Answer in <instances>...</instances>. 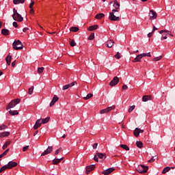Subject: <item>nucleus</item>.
I'll use <instances>...</instances> for the list:
<instances>
[{"label": "nucleus", "mask_w": 175, "mask_h": 175, "mask_svg": "<svg viewBox=\"0 0 175 175\" xmlns=\"http://www.w3.org/2000/svg\"><path fill=\"white\" fill-rule=\"evenodd\" d=\"M113 2L115 9L112 10V12L109 13V18L111 21H120V16L114 15L116 13H118V10H120V3L117 0H114Z\"/></svg>", "instance_id": "1"}, {"label": "nucleus", "mask_w": 175, "mask_h": 175, "mask_svg": "<svg viewBox=\"0 0 175 175\" xmlns=\"http://www.w3.org/2000/svg\"><path fill=\"white\" fill-rule=\"evenodd\" d=\"M17 165H18L17 162L10 161L7 165H3L0 169V173H2V172H5V170H8V169H12V167H16Z\"/></svg>", "instance_id": "2"}, {"label": "nucleus", "mask_w": 175, "mask_h": 175, "mask_svg": "<svg viewBox=\"0 0 175 175\" xmlns=\"http://www.w3.org/2000/svg\"><path fill=\"white\" fill-rule=\"evenodd\" d=\"M13 13L14 14L12 15V18H13V20H14V21H18V23L23 22V21L24 20V18H23L21 14H20L17 12V10H16V8L13 9Z\"/></svg>", "instance_id": "3"}, {"label": "nucleus", "mask_w": 175, "mask_h": 175, "mask_svg": "<svg viewBox=\"0 0 175 175\" xmlns=\"http://www.w3.org/2000/svg\"><path fill=\"white\" fill-rule=\"evenodd\" d=\"M21 102V100L20 98H16L12 100H11L9 104L6 107V110H10V109H13V107H15L16 105H18Z\"/></svg>", "instance_id": "4"}, {"label": "nucleus", "mask_w": 175, "mask_h": 175, "mask_svg": "<svg viewBox=\"0 0 175 175\" xmlns=\"http://www.w3.org/2000/svg\"><path fill=\"white\" fill-rule=\"evenodd\" d=\"M13 49L14 50H23L24 46L23 45V43H21V41L20 40H15L13 44Z\"/></svg>", "instance_id": "5"}, {"label": "nucleus", "mask_w": 175, "mask_h": 175, "mask_svg": "<svg viewBox=\"0 0 175 175\" xmlns=\"http://www.w3.org/2000/svg\"><path fill=\"white\" fill-rule=\"evenodd\" d=\"M137 172H138V173H141L142 174H143L144 173H147V172H148V166L139 165L137 167Z\"/></svg>", "instance_id": "6"}, {"label": "nucleus", "mask_w": 175, "mask_h": 175, "mask_svg": "<svg viewBox=\"0 0 175 175\" xmlns=\"http://www.w3.org/2000/svg\"><path fill=\"white\" fill-rule=\"evenodd\" d=\"M99 159H106V155L103 153L98 152L97 154H95V156L94 157V160L96 162H99Z\"/></svg>", "instance_id": "7"}, {"label": "nucleus", "mask_w": 175, "mask_h": 175, "mask_svg": "<svg viewBox=\"0 0 175 175\" xmlns=\"http://www.w3.org/2000/svg\"><path fill=\"white\" fill-rule=\"evenodd\" d=\"M116 109V105H113L111 107H108L104 109L100 110V114H105L106 113H109L111 110H114Z\"/></svg>", "instance_id": "8"}, {"label": "nucleus", "mask_w": 175, "mask_h": 175, "mask_svg": "<svg viewBox=\"0 0 175 175\" xmlns=\"http://www.w3.org/2000/svg\"><path fill=\"white\" fill-rule=\"evenodd\" d=\"M118 83H120V79H118V77H114L113 79L109 83V85L111 87H114L115 85H117Z\"/></svg>", "instance_id": "9"}, {"label": "nucleus", "mask_w": 175, "mask_h": 175, "mask_svg": "<svg viewBox=\"0 0 175 175\" xmlns=\"http://www.w3.org/2000/svg\"><path fill=\"white\" fill-rule=\"evenodd\" d=\"M157 16L158 15L157 14V12H155L154 10H150V12H149L150 20H156Z\"/></svg>", "instance_id": "10"}, {"label": "nucleus", "mask_w": 175, "mask_h": 175, "mask_svg": "<svg viewBox=\"0 0 175 175\" xmlns=\"http://www.w3.org/2000/svg\"><path fill=\"white\" fill-rule=\"evenodd\" d=\"M52 152H53V146H49L47 149L41 154V157H44V155H47L48 154H51Z\"/></svg>", "instance_id": "11"}, {"label": "nucleus", "mask_w": 175, "mask_h": 175, "mask_svg": "<svg viewBox=\"0 0 175 175\" xmlns=\"http://www.w3.org/2000/svg\"><path fill=\"white\" fill-rule=\"evenodd\" d=\"M42 119L37 120L34 126H33L34 131H36L37 129L40 128V126H42Z\"/></svg>", "instance_id": "12"}, {"label": "nucleus", "mask_w": 175, "mask_h": 175, "mask_svg": "<svg viewBox=\"0 0 175 175\" xmlns=\"http://www.w3.org/2000/svg\"><path fill=\"white\" fill-rule=\"evenodd\" d=\"M95 169V165H90L86 166V174H90V172H92Z\"/></svg>", "instance_id": "13"}, {"label": "nucleus", "mask_w": 175, "mask_h": 175, "mask_svg": "<svg viewBox=\"0 0 175 175\" xmlns=\"http://www.w3.org/2000/svg\"><path fill=\"white\" fill-rule=\"evenodd\" d=\"M114 170H116V169H114L113 167H109L105 170V171H103L102 174L105 175H109L111 173H113Z\"/></svg>", "instance_id": "14"}, {"label": "nucleus", "mask_w": 175, "mask_h": 175, "mask_svg": "<svg viewBox=\"0 0 175 175\" xmlns=\"http://www.w3.org/2000/svg\"><path fill=\"white\" fill-rule=\"evenodd\" d=\"M75 84H76V82H72L70 84H67V85H64L62 87L63 91H65L66 90H69V88H70V87H73V85H75Z\"/></svg>", "instance_id": "15"}, {"label": "nucleus", "mask_w": 175, "mask_h": 175, "mask_svg": "<svg viewBox=\"0 0 175 175\" xmlns=\"http://www.w3.org/2000/svg\"><path fill=\"white\" fill-rule=\"evenodd\" d=\"M58 99H59V98H58L57 96H54L51 102L50 103V105H49L50 107H52V106H54V105H55V103L58 102Z\"/></svg>", "instance_id": "16"}, {"label": "nucleus", "mask_w": 175, "mask_h": 175, "mask_svg": "<svg viewBox=\"0 0 175 175\" xmlns=\"http://www.w3.org/2000/svg\"><path fill=\"white\" fill-rule=\"evenodd\" d=\"M114 45V40H109L107 42V46L109 49H111L113 46Z\"/></svg>", "instance_id": "17"}, {"label": "nucleus", "mask_w": 175, "mask_h": 175, "mask_svg": "<svg viewBox=\"0 0 175 175\" xmlns=\"http://www.w3.org/2000/svg\"><path fill=\"white\" fill-rule=\"evenodd\" d=\"M151 96L145 95L142 97V102H148V100H151Z\"/></svg>", "instance_id": "18"}, {"label": "nucleus", "mask_w": 175, "mask_h": 175, "mask_svg": "<svg viewBox=\"0 0 175 175\" xmlns=\"http://www.w3.org/2000/svg\"><path fill=\"white\" fill-rule=\"evenodd\" d=\"M5 61H6L7 65H10V64L12 63V55H10V54H9V55L5 57Z\"/></svg>", "instance_id": "19"}, {"label": "nucleus", "mask_w": 175, "mask_h": 175, "mask_svg": "<svg viewBox=\"0 0 175 175\" xmlns=\"http://www.w3.org/2000/svg\"><path fill=\"white\" fill-rule=\"evenodd\" d=\"M142 58H143V57L139 54V55H137V57L134 59V60H133V62H142Z\"/></svg>", "instance_id": "20"}, {"label": "nucleus", "mask_w": 175, "mask_h": 175, "mask_svg": "<svg viewBox=\"0 0 175 175\" xmlns=\"http://www.w3.org/2000/svg\"><path fill=\"white\" fill-rule=\"evenodd\" d=\"M10 135L9 131H5L3 133H0V137H6Z\"/></svg>", "instance_id": "21"}, {"label": "nucleus", "mask_w": 175, "mask_h": 175, "mask_svg": "<svg viewBox=\"0 0 175 175\" xmlns=\"http://www.w3.org/2000/svg\"><path fill=\"white\" fill-rule=\"evenodd\" d=\"M1 33L4 36H8V35H9V29H1Z\"/></svg>", "instance_id": "22"}, {"label": "nucleus", "mask_w": 175, "mask_h": 175, "mask_svg": "<svg viewBox=\"0 0 175 175\" xmlns=\"http://www.w3.org/2000/svg\"><path fill=\"white\" fill-rule=\"evenodd\" d=\"M98 25H92L88 27V30L90 31H95V29H98Z\"/></svg>", "instance_id": "23"}, {"label": "nucleus", "mask_w": 175, "mask_h": 175, "mask_svg": "<svg viewBox=\"0 0 175 175\" xmlns=\"http://www.w3.org/2000/svg\"><path fill=\"white\" fill-rule=\"evenodd\" d=\"M62 159H64V158H61V159H55L53 160V165H58V163H59L61 162V161H62Z\"/></svg>", "instance_id": "24"}, {"label": "nucleus", "mask_w": 175, "mask_h": 175, "mask_svg": "<svg viewBox=\"0 0 175 175\" xmlns=\"http://www.w3.org/2000/svg\"><path fill=\"white\" fill-rule=\"evenodd\" d=\"M104 16H105V14L100 13L95 16V18H96V20H100V18H103Z\"/></svg>", "instance_id": "25"}, {"label": "nucleus", "mask_w": 175, "mask_h": 175, "mask_svg": "<svg viewBox=\"0 0 175 175\" xmlns=\"http://www.w3.org/2000/svg\"><path fill=\"white\" fill-rule=\"evenodd\" d=\"M25 0H13L14 5H19V3H24Z\"/></svg>", "instance_id": "26"}, {"label": "nucleus", "mask_w": 175, "mask_h": 175, "mask_svg": "<svg viewBox=\"0 0 175 175\" xmlns=\"http://www.w3.org/2000/svg\"><path fill=\"white\" fill-rule=\"evenodd\" d=\"M9 113L10 114V116H18V111L17 110H10L9 111Z\"/></svg>", "instance_id": "27"}, {"label": "nucleus", "mask_w": 175, "mask_h": 175, "mask_svg": "<svg viewBox=\"0 0 175 175\" xmlns=\"http://www.w3.org/2000/svg\"><path fill=\"white\" fill-rule=\"evenodd\" d=\"M50 121V117H46L45 118L41 119V122L42 124H47Z\"/></svg>", "instance_id": "28"}, {"label": "nucleus", "mask_w": 175, "mask_h": 175, "mask_svg": "<svg viewBox=\"0 0 175 175\" xmlns=\"http://www.w3.org/2000/svg\"><path fill=\"white\" fill-rule=\"evenodd\" d=\"M133 133L135 137H139V135H140V131H139V128H136Z\"/></svg>", "instance_id": "29"}, {"label": "nucleus", "mask_w": 175, "mask_h": 175, "mask_svg": "<svg viewBox=\"0 0 175 175\" xmlns=\"http://www.w3.org/2000/svg\"><path fill=\"white\" fill-rule=\"evenodd\" d=\"M9 146H10V141H7L5 142V144H3L2 148L3 150H6L7 147H9Z\"/></svg>", "instance_id": "30"}, {"label": "nucleus", "mask_w": 175, "mask_h": 175, "mask_svg": "<svg viewBox=\"0 0 175 175\" xmlns=\"http://www.w3.org/2000/svg\"><path fill=\"white\" fill-rule=\"evenodd\" d=\"M94 96V94L89 93L86 96L83 97V99L85 100H88V99H91Z\"/></svg>", "instance_id": "31"}, {"label": "nucleus", "mask_w": 175, "mask_h": 175, "mask_svg": "<svg viewBox=\"0 0 175 175\" xmlns=\"http://www.w3.org/2000/svg\"><path fill=\"white\" fill-rule=\"evenodd\" d=\"M136 146L138 147V148H143V142L140 141H137Z\"/></svg>", "instance_id": "32"}, {"label": "nucleus", "mask_w": 175, "mask_h": 175, "mask_svg": "<svg viewBox=\"0 0 175 175\" xmlns=\"http://www.w3.org/2000/svg\"><path fill=\"white\" fill-rule=\"evenodd\" d=\"M169 170H170V167H165L163 171H162V174H166V173H167V172H169Z\"/></svg>", "instance_id": "33"}, {"label": "nucleus", "mask_w": 175, "mask_h": 175, "mask_svg": "<svg viewBox=\"0 0 175 175\" xmlns=\"http://www.w3.org/2000/svg\"><path fill=\"white\" fill-rule=\"evenodd\" d=\"M70 30L71 32H77V31H79V27H72L70 29Z\"/></svg>", "instance_id": "34"}, {"label": "nucleus", "mask_w": 175, "mask_h": 175, "mask_svg": "<svg viewBox=\"0 0 175 175\" xmlns=\"http://www.w3.org/2000/svg\"><path fill=\"white\" fill-rule=\"evenodd\" d=\"M35 88L33 86H31L30 88H29L28 90V94L29 95H32V94H33V89Z\"/></svg>", "instance_id": "35"}, {"label": "nucleus", "mask_w": 175, "mask_h": 175, "mask_svg": "<svg viewBox=\"0 0 175 175\" xmlns=\"http://www.w3.org/2000/svg\"><path fill=\"white\" fill-rule=\"evenodd\" d=\"M5 129H8V126H6L5 124L0 125V131H3Z\"/></svg>", "instance_id": "36"}, {"label": "nucleus", "mask_w": 175, "mask_h": 175, "mask_svg": "<svg viewBox=\"0 0 175 175\" xmlns=\"http://www.w3.org/2000/svg\"><path fill=\"white\" fill-rule=\"evenodd\" d=\"M120 147L123 148V150H126V151H129V148L126 145L122 144Z\"/></svg>", "instance_id": "37"}, {"label": "nucleus", "mask_w": 175, "mask_h": 175, "mask_svg": "<svg viewBox=\"0 0 175 175\" xmlns=\"http://www.w3.org/2000/svg\"><path fill=\"white\" fill-rule=\"evenodd\" d=\"M10 149L8 148L6 149L1 154V157L3 158V157H5V155H8V152H9Z\"/></svg>", "instance_id": "38"}, {"label": "nucleus", "mask_w": 175, "mask_h": 175, "mask_svg": "<svg viewBox=\"0 0 175 175\" xmlns=\"http://www.w3.org/2000/svg\"><path fill=\"white\" fill-rule=\"evenodd\" d=\"M114 57L116 58V59H120V58H121V53H120V52H117L114 55Z\"/></svg>", "instance_id": "39"}, {"label": "nucleus", "mask_w": 175, "mask_h": 175, "mask_svg": "<svg viewBox=\"0 0 175 175\" xmlns=\"http://www.w3.org/2000/svg\"><path fill=\"white\" fill-rule=\"evenodd\" d=\"M44 70V67H40L38 68V73H43V71Z\"/></svg>", "instance_id": "40"}, {"label": "nucleus", "mask_w": 175, "mask_h": 175, "mask_svg": "<svg viewBox=\"0 0 175 175\" xmlns=\"http://www.w3.org/2000/svg\"><path fill=\"white\" fill-rule=\"evenodd\" d=\"M161 59H162V55H160L159 57H156L153 59V61H156V62H158V61H161Z\"/></svg>", "instance_id": "41"}, {"label": "nucleus", "mask_w": 175, "mask_h": 175, "mask_svg": "<svg viewBox=\"0 0 175 175\" xmlns=\"http://www.w3.org/2000/svg\"><path fill=\"white\" fill-rule=\"evenodd\" d=\"M135 107H136V106L133 105L131 107H129V113H132V111H133V110H135Z\"/></svg>", "instance_id": "42"}, {"label": "nucleus", "mask_w": 175, "mask_h": 175, "mask_svg": "<svg viewBox=\"0 0 175 175\" xmlns=\"http://www.w3.org/2000/svg\"><path fill=\"white\" fill-rule=\"evenodd\" d=\"M95 37V34L94 33H91L90 36L88 38L89 40H94V38Z\"/></svg>", "instance_id": "43"}, {"label": "nucleus", "mask_w": 175, "mask_h": 175, "mask_svg": "<svg viewBox=\"0 0 175 175\" xmlns=\"http://www.w3.org/2000/svg\"><path fill=\"white\" fill-rule=\"evenodd\" d=\"M33 5H35V1L31 0V3L29 4V9H33Z\"/></svg>", "instance_id": "44"}, {"label": "nucleus", "mask_w": 175, "mask_h": 175, "mask_svg": "<svg viewBox=\"0 0 175 175\" xmlns=\"http://www.w3.org/2000/svg\"><path fill=\"white\" fill-rule=\"evenodd\" d=\"M114 16H116V17H119L120 20H121V13H120V10H118V13H115Z\"/></svg>", "instance_id": "45"}, {"label": "nucleus", "mask_w": 175, "mask_h": 175, "mask_svg": "<svg viewBox=\"0 0 175 175\" xmlns=\"http://www.w3.org/2000/svg\"><path fill=\"white\" fill-rule=\"evenodd\" d=\"M71 47H75V46H76V42H75V40H72L70 43Z\"/></svg>", "instance_id": "46"}, {"label": "nucleus", "mask_w": 175, "mask_h": 175, "mask_svg": "<svg viewBox=\"0 0 175 175\" xmlns=\"http://www.w3.org/2000/svg\"><path fill=\"white\" fill-rule=\"evenodd\" d=\"M28 148H29V146H26L23 147V152H25V151H27V150H28Z\"/></svg>", "instance_id": "47"}, {"label": "nucleus", "mask_w": 175, "mask_h": 175, "mask_svg": "<svg viewBox=\"0 0 175 175\" xmlns=\"http://www.w3.org/2000/svg\"><path fill=\"white\" fill-rule=\"evenodd\" d=\"M155 161V159H154V156L151 157L150 160L148 161V162L152 163Z\"/></svg>", "instance_id": "48"}, {"label": "nucleus", "mask_w": 175, "mask_h": 175, "mask_svg": "<svg viewBox=\"0 0 175 175\" xmlns=\"http://www.w3.org/2000/svg\"><path fill=\"white\" fill-rule=\"evenodd\" d=\"M94 150H96L97 147H98V143H94L92 146Z\"/></svg>", "instance_id": "49"}, {"label": "nucleus", "mask_w": 175, "mask_h": 175, "mask_svg": "<svg viewBox=\"0 0 175 175\" xmlns=\"http://www.w3.org/2000/svg\"><path fill=\"white\" fill-rule=\"evenodd\" d=\"M13 27H14L15 28H17L18 27V24L17 23V22H14L12 24Z\"/></svg>", "instance_id": "50"}, {"label": "nucleus", "mask_w": 175, "mask_h": 175, "mask_svg": "<svg viewBox=\"0 0 175 175\" xmlns=\"http://www.w3.org/2000/svg\"><path fill=\"white\" fill-rule=\"evenodd\" d=\"M30 14H33L35 13V10H33V8H30Z\"/></svg>", "instance_id": "51"}, {"label": "nucleus", "mask_w": 175, "mask_h": 175, "mask_svg": "<svg viewBox=\"0 0 175 175\" xmlns=\"http://www.w3.org/2000/svg\"><path fill=\"white\" fill-rule=\"evenodd\" d=\"M158 28H157L155 26H153V29L152 31V33H154V32H155V31H157Z\"/></svg>", "instance_id": "52"}, {"label": "nucleus", "mask_w": 175, "mask_h": 175, "mask_svg": "<svg viewBox=\"0 0 175 175\" xmlns=\"http://www.w3.org/2000/svg\"><path fill=\"white\" fill-rule=\"evenodd\" d=\"M59 151H61L60 149H57L55 152V155H58L59 154Z\"/></svg>", "instance_id": "53"}, {"label": "nucleus", "mask_w": 175, "mask_h": 175, "mask_svg": "<svg viewBox=\"0 0 175 175\" xmlns=\"http://www.w3.org/2000/svg\"><path fill=\"white\" fill-rule=\"evenodd\" d=\"M14 66H16V60L12 62V67L14 68Z\"/></svg>", "instance_id": "54"}, {"label": "nucleus", "mask_w": 175, "mask_h": 175, "mask_svg": "<svg viewBox=\"0 0 175 175\" xmlns=\"http://www.w3.org/2000/svg\"><path fill=\"white\" fill-rule=\"evenodd\" d=\"M122 90H128V85H124L122 86Z\"/></svg>", "instance_id": "55"}, {"label": "nucleus", "mask_w": 175, "mask_h": 175, "mask_svg": "<svg viewBox=\"0 0 175 175\" xmlns=\"http://www.w3.org/2000/svg\"><path fill=\"white\" fill-rule=\"evenodd\" d=\"M139 55H141V57H142V58H143L144 57H147L146 53H141V54H139Z\"/></svg>", "instance_id": "56"}, {"label": "nucleus", "mask_w": 175, "mask_h": 175, "mask_svg": "<svg viewBox=\"0 0 175 175\" xmlns=\"http://www.w3.org/2000/svg\"><path fill=\"white\" fill-rule=\"evenodd\" d=\"M152 36V32H150L148 34V38H151Z\"/></svg>", "instance_id": "57"}, {"label": "nucleus", "mask_w": 175, "mask_h": 175, "mask_svg": "<svg viewBox=\"0 0 175 175\" xmlns=\"http://www.w3.org/2000/svg\"><path fill=\"white\" fill-rule=\"evenodd\" d=\"M163 39H164V40L167 39V36H162V38H161V40H163Z\"/></svg>", "instance_id": "58"}, {"label": "nucleus", "mask_w": 175, "mask_h": 175, "mask_svg": "<svg viewBox=\"0 0 175 175\" xmlns=\"http://www.w3.org/2000/svg\"><path fill=\"white\" fill-rule=\"evenodd\" d=\"M38 133H39V131H36L34 134H33V136H36V135H38Z\"/></svg>", "instance_id": "59"}, {"label": "nucleus", "mask_w": 175, "mask_h": 175, "mask_svg": "<svg viewBox=\"0 0 175 175\" xmlns=\"http://www.w3.org/2000/svg\"><path fill=\"white\" fill-rule=\"evenodd\" d=\"M146 57H151V53H146Z\"/></svg>", "instance_id": "60"}, {"label": "nucleus", "mask_w": 175, "mask_h": 175, "mask_svg": "<svg viewBox=\"0 0 175 175\" xmlns=\"http://www.w3.org/2000/svg\"><path fill=\"white\" fill-rule=\"evenodd\" d=\"M27 30H28V28H24L23 29V32H27Z\"/></svg>", "instance_id": "61"}, {"label": "nucleus", "mask_w": 175, "mask_h": 175, "mask_svg": "<svg viewBox=\"0 0 175 175\" xmlns=\"http://www.w3.org/2000/svg\"><path fill=\"white\" fill-rule=\"evenodd\" d=\"M139 133H143L144 132V130L139 129Z\"/></svg>", "instance_id": "62"}, {"label": "nucleus", "mask_w": 175, "mask_h": 175, "mask_svg": "<svg viewBox=\"0 0 175 175\" xmlns=\"http://www.w3.org/2000/svg\"><path fill=\"white\" fill-rule=\"evenodd\" d=\"M163 32H165L164 30H161L159 31V33L162 34V33H163Z\"/></svg>", "instance_id": "63"}, {"label": "nucleus", "mask_w": 175, "mask_h": 175, "mask_svg": "<svg viewBox=\"0 0 175 175\" xmlns=\"http://www.w3.org/2000/svg\"><path fill=\"white\" fill-rule=\"evenodd\" d=\"M168 35H170V36L173 37V34H172V33H170V32H168Z\"/></svg>", "instance_id": "64"}]
</instances>
